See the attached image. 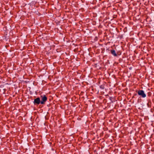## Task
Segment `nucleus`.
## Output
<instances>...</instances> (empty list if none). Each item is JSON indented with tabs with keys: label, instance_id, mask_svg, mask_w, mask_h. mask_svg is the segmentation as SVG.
I'll return each mask as SVG.
<instances>
[{
	"label": "nucleus",
	"instance_id": "f257e3e1",
	"mask_svg": "<svg viewBox=\"0 0 154 154\" xmlns=\"http://www.w3.org/2000/svg\"><path fill=\"white\" fill-rule=\"evenodd\" d=\"M41 100H40L41 104H45V102L47 101V97L45 95H41Z\"/></svg>",
	"mask_w": 154,
	"mask_h": 154
},
{
	"label": "nucleus",
	"instance_id": "f03ea898",
	"mask_svg": "<svg viewBox=\"0 0 154 154\" xmlns=\"http://www.w3.org/2000/svg\"><path fill=\"white\" fill-rule=\"evenodd\" d=\"M137 93L138 94L143 98H145L146 97V94L144 93V91L143 90H139L138 91Z\"/></svg>",
	"mask_w": 154,
	"mask_h": 154
},
{
	"label": "nucleus",
	"instance_id": "7ed1b4c3",
	"mask_svg": "<svg viewBox=\"0 0 154 154\" xmlns=\"http://www.w3.org/2000/svg\"><path fill=\"white\" fill-rule=\"evenodd\" d=\"M33 103L34 104L38 105L39 104H41L40 99L39 97H37L34 99Z\"/></svg>",
	"mask_w": 154,
	"mask_h": 154
},
{
	"label": "nucleus",
	"instance_id": "20e7f679",
	"mask_svg": "<svg viewBox=\"0 0 154 154\" xmlns=\"http://www.w3.org/2000/svg\"><path fill=\"white\" fill-rule=\"evenodd\" d=\"M111 54L115 57H117V54L116 53L115 50L114 49H112L110 50Z\"/></svg>",
	"mask_w": 154,
	"mask_h": 154
},
{
	"label": "nucleus",
	"instance_id": "39448f33",
	"mask_svg": "<svg viewBox=\"0 0 154 154\" xmlns=\"http://www.w3.org/2000/svg\"><path fill=\"white\" fill-rule=\"evenodd\" d=\"M151 102L150 100L148 101V102L147 103V105L149 107H151Z\"/></svg>",
	"mask_w": 154,
	"mask_h": 154
},
{
	"label": "nucleus",
	"instance_id": "423d86ee",
	"mask_svg": "<svg viewBox=\"0 0 154 154\" xmlns=\"http://www.w3.org/2000/svg\"><path fill=\"white\" fill-rule=\"evenodd\" d=\"M100 88H101L102 89H103L104 88V86L103 85H101L100 86Z\"/></svg>",
	"mask_w": 154,
	"mask_h": 154
}]
</instances>
